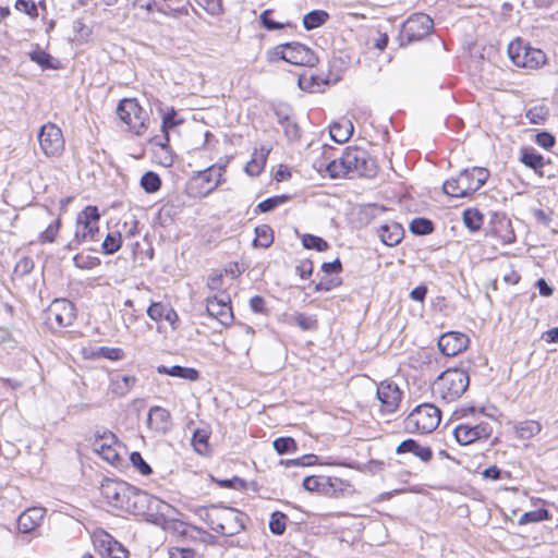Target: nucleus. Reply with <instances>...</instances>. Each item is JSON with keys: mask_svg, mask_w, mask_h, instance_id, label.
<instances>
[{"mask_svg": "<svg viewBox=\"0 0 558 558\" xmlns=\"http://www.w3.org/2000/svg\"><path fill=\"white\" fill-rule=\"evenodd\" d=\"M196 514L216 533L233 536L245 529L246 514L242 511L221 505H210L196 509Z\"/></svg>", "mask_w": 558, "mask_h": 558, "instance_id": "nucleus-1", "label": "nucleus"}, {"mask_svg": "<svg viewBox=\"0 0 558 558\" xmlns=\"http://www.w3.org/2000/svg\"><path fill=\"white\" fill-rule=\"evenodd\" d=\"M470 385L469 373L462 368H448L433 383L432 393L436 400L449 404L457 401Z\"/></svg>", "mask_w": 558, "mask_h": 558, "instance_id": "nucleus-2", "label": "nucleus"}, {"mask_svg": "<svg viewBox=\"0 0 558 558\" xmlns=\"http://www.w3.org/2000/svg\"><path fill=\"white\" fill-rule=\"evenodd\" d=\"M489 171L483 167H472L461 170L457 175L446 180L444 192L456 198L469 197L478 191L488 180Z\"/></svg>", "mask_w": 558, "mask_h": 558, "instance_id": "nucleus-3", "label": "nucleus"}, {"mask_svg": "<svg viewBox=\"0 0 558 558\" xmlns=\"http://www.w3.org/2000/svg\"><path fill=\"white\" fill-rule=\"evenodd\" d=\"M101 495L109 506L134 514L143 490L123 482L106 480L101 484Z\"/></svg>", "mask_w": 558, "mask_h": 558, "instance_id": "nucleus-4", "label": "nucleus"}, {"mask_svg": "<svg viewBox=\"0 0 558 558\" xmlns=\"http://www.w3.org/2000/svg\"><path fill=\"white\" fill-rule=\"evenodd\" d=\"M100 214L98 207L88 205L76 216L73 238L64 246L68 251H76L84 242L100 240Z\"/></svg>", "mask_w": 558, "mask_h": 558, "instance_id": "nucleus-5", "label": "nucleus"}, {"mask_svg": "<svg viewBox=\"0 0 558 558\" xmlns=\"http://www.w3.org/2000/svg\"><path fill=\"white\" fill-rule=\"evenodd\" d=\"M175 513L170 504L143 492L134 514L143 515L146 521L167 530L175 521Z\"/></svg>", "mask_w": 558, "mask_h": 558, "instance_id": "nucleus-6", "label": "nucleus"}, {"mask_svg": "<svg viewBox=\"0 0 558 558\" xmlns=\"http://www.w3.org/2000/svg\"><path fill=\"white\" fill-rule=\"evenodd\" d=\"M441 412L432 403L417 405L404 420V429L408 433L428 434L440 423Z\"/></svg>", "mask_w": 558, "mask_h": 558, "instance_id": "nucleus-7", "label": "nucleus"}, {"mask_svg": "<svg viewBox=\"0 0 558 558\" xmlns=\"http://www.w3.org/2000/svg\"><path fill=\"white\" fill-rule=\"evenodd\" d=\"M508 56L514 65L529 70L538 69L546 62V54L541 49L531 47L520 38L509 44Z\"/></svg>", "mask_w": 558, "mask_h": 558, "instance_id": "nucleus-8", "label": "nucleus"}, {"mask_svg": "<svg viewBox=\"0 0 558 558\" xmlns=\"http://www.w3.org/2000/svg\"><path fill=\"white\" fill-rule=\"evenodd\" d=\"M117 114L136 135H142L147 130L148 113L136 99H122L117 107Z\"/></svg>", "mask_w": 558, "mask_h": 558, "instance_id": "nucleus-9", "label": "nucleus"}, {"mask_svg": "<svg viewBox=\"0 0 558 558\" xmlns=\"http://www.w3.org/2000/svg\"><path fill=\"white\" fill-rule=\"evenodd\" d=\"M322 149L323 157L316 159L313 163L314 168L318 172L322 173L323 171H325L332 179L343 178L351 173L350 163L348 162V148L342 153L341 157L339 158H331V155L333 153V148L331 146L324 145Z\"/></svg>", "mask_w": 558, "mask_h": 558, "instance_id": "nucleus-10", "label": "nucleus"}, {"mask_svg": "<svg viewBox=\"0 0 558 558\" xmlns=\"http://www.w3.org/2000/svg\"><path fill=\"white\" fill-rule=\"evenodd\" d=\"M38 141L43 153L48 156H58L64 148V138L61 130L53 123L40 128Z\"/></svg>", "mask_w": 558, "mask_h": 558, "instance_id": "nucleus-11", "label": "nucleus"}, {"mask_svg": "<svg viewBox=\"0 0 558 558\" xmlns=\"http://www.w3.org/2000/svg\"><path fill=\"white\" fill-rule=\"evenodd\" d=\"M283 47L287 50H280L282 51L281 60L291 64L312 68L318 62L316 53L303 44L293 41L283 44Z\"/></svg>", "mask_w": 558, "mask_h": 558, "instance_id": "nucleus-12", "label": "nucleus"}, {"mask_svg": "<svg viewBox=\"0 0 558 558\" xmlns=\"http://www.w3.org/2000/svg\"><path fill=\"white\" fill-rule=\"evenodd\" d=\"M434 26L433 20L425 13H416L410 16L403 24L402 35L407 43L421 40L427 36Z\"/></svg>", "mask_w": 558, "mask_h": 558, "instance_id": "nucleus-13", "label": "nucleus"}, {"mask_svg": "<svg viewBox=\"0 0 558 558\" xmlns=\"http://www.w3.org/2000/svg\"><path fill=\"white\" fill-rule=\"evenodd\" d=\"M493 434V427L487 422H481L476 425L460 424L453 429L456 440L462 445H471L476 440L488 439Z\"/></svg>", "mask_w": 558, "mask_h": 558, "instance_id": "nucleus-14", "label": "nucleus"}, {"mask_svg": "<svg viewBox=\"0 0 558 558\" xmlns=\"http://www.w3.org/2000/svg\"><path fill=\"white\" fill-rule=\"evenodd\" d=\"M351 173L360 177L373 178L377 173V165L369 154L360 148H348Z\"/></svg>", "mask_w": 558, "mask_h": 558, "instance_id": "nucleus-15", "label": "nucleus"}, {"mask_svg": "<svg viewBox=\"0 0 558 558\" xmlns=\"http://www.w3.org/2000/svg\"><path fill=\"white\" fill-rule=\"evenodd\" d=\"M401 391L392 381H381L377 387V399L380 402L381 412L391 414L396 412L401 401Z\"/></svg>", "mask_w": 558, "mask_h": 558, "instance_id": "nucleus-16", "label": "nucleus"}, {"mask_svg": "<svg viewBox=\"0 0 558 558\" xmlns=\"http://www.w3.org/2000/svg\"><path fill=\"white\" fill-rule=\"evenodd\" d=\"M74 318V305L68 300H54L48 308V320L54 322L58 327L70 326Z\"/></svg>", "mask_w": 558, "mask_h": 558, "instance_id": "nucleus-17", "label": "nucleus"}, {"mask_svg": "<svg viewBox=\"0 0 558 558\" xmlns=\"http://www.w3.org/2000/svg\"><path fill=\"white\" fill-rule=\"evenodd\" d=\"M470 339L466 335L458 331L444 333L438 340L440 352L447 356H454L464 351L469 345Z\"/></svg>", "mask_w": 558, "mask_h": 558, "instance_id": "nucleus-18", "label": "nucleus"}, {"mask_svg": "<svg viewBox=\"0 0 558 558\" xmlns=\"http://www.w3.org/2000/svg\"><path fill=\"white\" fill-rule=\"evenodd\" d=\"M117 438L111 432L96 436L93 441V450L98 453L105 461L114 464L119 460V453L114 449Z\"/></svg>", "mask_w": 558, "mask_h": 558, "instance_id": "nucleus-19", "label": "nucleus"}, {"mask_svg": "<svg viewBox=\"0 0 558 558\" xmlns=\"http://www.w3.org/2000/svg\"><path fill=\"white\" fill-rule=\"evenodd\" d=\"M147 427L157 434H166L172 427L170 412L161 407H151L146 421Z\"/></svg>", "mask_w": 558, "mask_h": 558, "instance_id": "nucleus-20", "label": "nucleus"}, {"mask_svg": "<svg viewBox=\"0 0 558 558\" xmlns=\"http://www.w3.org/2000/svg\"><path fill=\"white\" fill-rule=\"evenodd\" d=\"M206 312L209 316L219 320L223 326H228L233 319L229 298L227 300L218 299L217 296L208 298Z\"/></svg>", "mask_w": 558, "mask_h": 558, "instance_id": "nucleus-21", "label": "nucleus"}, {"mask_svg": "<svg viewBox=\"0 0 558 558\" xmlns=\"http://www.w3.org/2000/svg\"><path fill=\"white\" fill-rule=\"evenodd\" d=\"M45 515V509L33 507L26 509L17 518V529L21 533H29L40 525Z\"/></svg>", "mask_w": 558, "mask_h": 558, "instance_id": "nucleus-22", "label": "nucleus"}, {"mask_svg": "<svg viewBox=\"0 0 558 558\" xmlns=\"http://www.w3.org/2000/svg\"><path fill=\"white\" fill-rule=\"evenodd\" d=\"M396 452L398 454L412 453L417 457L422 462H429L433 459V451L427 446H421L416 440L408 438L400 442Z\"/></svg>", "mask_w": 558, "mask_h": 558, "instance_id": "nucleus-23", "label": "nucleus"}, {"mask_svg": "<svg viewBox=\"0 0 558 558\" xmlns=\"http://www.w3.org/2000/svg\"><path fill=\"white\" fill-rule=\"evenodd\" d=\"M102 558H128V550L111 535L105 533L100 539Z\"/></svg>", "mask_w": 558, "mask_h": 558, "instance_id": "nucleus-24", "label": "nucleus"}, {"mask_svg": "<svg viewBox=\"0 0 558 558\" xmlns=\"http://www.w3.org/2000/svg\"><path fill=\"white\" fill-rule=\"evenodd\" d=\"M380 241L387 246H395L399 244L403 238L404 230L401 225L392 222L384 225L377 230Z\"/></svg>", "mask_w": 558, "mask_h": 558, "instance_id": "nucleus-25", "label": "nucleus"}, {"mask_svg": "<svg viewBox=\"0 0 558 558\" xmlns=\"http://www.w3.org/2000/svg\"><path fill=\"white\" fill-rule=\"evenodd\" d=\"M136 381V377L132 375H116L110 379L109 390L117 397H124L134 387Z\"/></svg>", "mask_w": 558, "mask_h": 558, "instance_id": "nucleus-26", "label": "nucleus"}, {"mask_svg": "<svg viewBox=\"0 0 558 558\" xmlns=\"http://www.w3.org/2000/svg\"><path fill=\"white\" fill-rule=\"evenodd\" d=\"M354 131L352 122L348 119H342L330 125V137L336 143L342 144L350 140Z\"/></svg>", "mask_w": 558, "mask_h": 558, "instance_id": "nucleus-27", "label": "nucleus"}, {"mask_svg": "<svg viewBox=\"0 0 558 558\" xmlns=\"http://www.w3.org/2000/svg\"><path fill=\"white\" fill-rule=\"evenodd\" d=\"M157 372L159 374L169 375L172 377H179L183 379H187L191 381H195L198 379L199 374L198 371L193 367H185L181 365H173V366H166V365H159L157 367Z\"/></svg>", "mask_w": 558, "mask_h": 558, "instance_id": "nucleus-28", "label": "nucleus"}, {"mask_svg": "<svg viewBox=\"0 0 558 558\" xmlns=\"http://www.w3.org/2000/svg\"><path fill=\"white\" fill-rule=\"evenodd\" d=\"M223 170L225 167L211 166L198 174V179L208 185L206 186L204 195H208L221 183Z\"/></svg>", "mask_w": 558, "mask_h": 558, "instance_id": "nucleus-29", "label": "nucleus"}, {"mask_svg": "<svg viewBox=\"0 0 558 558\" xmlns=\"http://www.w3.org/2000/svg\"><path fill=\"white\" fill-rule=\"evenodd\" d=\"M513 429L518 438L526 440L539 434L542 430V425L537 421L525 420L515 423L513 425Z\"/></svg>", "mask_w": 558, "mask_h": 558, "instance_id": "nucleus-30", "label": "nucleus"}, {"mask_svg": "<svg viewBox=\"0 0 558 558\" xmlns=\"http://www.w3.org/2000/svg\"><path fill=\"white\" fill-rule=\"evenodd\" d=\"M288 323L298 326L304 331L316 330L318 327V320L315 315H307L299 312L289 315Z\"/></svg>", "mask_w": 558, "mask_h": 558, "instance_id": "nucleus-31", "label": "nucleus"}, {"mask_svg": "<svg viewBox=\"0 0 558 558\" xmlns=\"http://www.w3.org/2000/svg\"><path fill=\"white\" fill-rule=\"evenodd\" d=\"M520 161L527 168L538 171L545 165L544 157L534 149L523 148L521 150Z\"/></svg>", "mask_w": 558, "mask_h": 558, "instance_id": "nucleus-32", "label": "nucleus"}, {"mask_svg": "<svg viewBox=\"0 0 558 558\" xmlns=\"http://www.w3.org/2000/svg\"><path fill=\"white\" fill-rule=\"evenodd\" d=\"M256 236L253 240L255 247H269L274 242V231L268 225H262L255 228Z\"/></svg>", "mask_w": 558, "mask_h": 558, "instance_id": "nucleus-33", "label": "nucleus"}, {"mask_svg": "<svg viewBox=\"0 0 558 558\" xmlns=\"http://www.w3.org/2000/svg\"><path fill=\"white\" fill-rule=\"evenodd\" d=\"M329 19V14L323 10H313L304 15L303 26L305 29L311 31L325 24Z\"/></svg>", "mask_w": 558, "mask_h": 558, "instance_id": "nucleus-34", "label": "nucleus"}, {"mask_svg": "<svg viewBox=\"0 0 558 558\" xmlns=\"http://www.w3.org/2000/svg\"><path fill=\"white\" fill-rule=\"evenodd\" d=\"M349 487L350 485L347 482L342 481L341 478L335 476H327V482L325 486L326 490L324 495L329 497H339L342 496L344 492L348 490Z\"/></svg>", "mask_w": 558, "mask_h": 558, "instance_id": "nucleus-35", "label": "nucleus"}, {"mask_svg": "<svg viewBox=\"0 0 558 558\" xmlns=\"http://www.w3.org/2000/svg\"><path fill=\"white\" fill-rule=\"evenodd\" d=\"M484 216L476 208H468L463 211V222L465 227L474 232L478 231L483 225Z\"/></svg>", "mask_w": 558, "mask_h": 558, "instance_id": "nucleus-36", "label": "nucleus"}, {"mask_svg": "<svg viewBox=\"0 0 558 558\" xmlns=\"http://www.w3.org/2000/svg\"><path fill=\"white\" fill-rule=\"evenodd\" d=\"M122 244V238L120 232H110L106 235L101 243L102 253L105 255H111L118 252Z\"/></svg>", "mask_w": 558, "mask_h": 558, "instance_id": "nucleus-37", "label": "nucleus"}, {"mask_svg": "<svg viewBox=\"0 0 558 558\" xmlns=\"http://www.w3.org/2000/svg\"><path fill=\"white\" fill-rule=\"evenodd\" d=\"M410 231L415 235H427L434 231V223L427 218H415L410 222Z\"/></svg>", "mask_w": 558, "mask_h": 558, "instance_id": "nucleus-38", "label": "nucleus"}, {"mask_svg": "<svg viewBox=\"0 0 558 558\" xmlns=\"http://www.w3.org/2000/svg\"><path fill=\"white\" fill-rule=\"evenodd\" d=\"M141 186L146 193H155L161 186V179L156 172L147 171L141 178Z\"/></svg>", "mask_w": 558, "mask_h": 558, "instance_id": "nucleus-39", "label": "nucleus"}, {"mask_svg": "<svg viewBox=\"0 0 558 558\" xmlns=\"http://www.w3.org/2000/svg\"><path fill=\"white\" fill-rule=\"evenodd\" d=\"M326 482H327V476H315V475L306 476L303 480V487L307 492L319 493V494L324 495V493L326 490V488H325Z\"/></svg>", "mask_w": 558, "mask_h": 558, "instance_id": "nucleus-40", "label": "nucleus"}, {"mask_svg": "<svg viewBox=\"0 0 558 558\" xmlns=\"http://www.w3.org/2000/svg\"><path fill=\"white\" fill-rule=\"evenodd\" d=\"M549 116V109L544 105L534 106L525 113V118L533 124H543Z\"/></svg>", "mask_w": 558, "mask_h": 558, "instance_id": "nucleus-41", "label": "nucleus"}, {"mask_svg": "<svg viewBox=\"0 0 558 558\" xmlns=\"http://www.w3.org/2000/svg\"><path fill=\"white\" fill-rule=\"evenodd\" d=\"M266 162V154L255 151L252 159L246 163L245 171L252 175H258Z\"/></svg>", "mask_w": 558, "mask_h": 558, "instance_id": "nucleus-42", "label": "nucleus"}, {"mask_svg": "<svg viewBox=\"0 0 558 558\" xmlns=\"http://www.w3.org/2000/svg\"><path fill=\"white\" fill-rule=\"evenodd\" d=\"M302 244L307 250H315L317 252H324L328 250L329 244L323 238L313 235V234H304L302 238Z\"/></svg>", "mask_w": 558, "mask_h": 558, "instance_id": "nucleus-43", "label": "nucleus"}, {"mask_svg": "<svg viewBox=\"0 0 558 558\" xmlns=\"http://www.w3.org/2000/svg\"><path fill=\"white\" fill-rule=\"evenodd\" d=\"M289 199H290V196H288V195H276V196L269 197V198L260 202L257 205L256 210L259 213H269V211L274 210L275 208H277L278 206L287 203Z\"/></svg>", "mask_w": 558, "mask_h": 558, "instance_id": "nucleus-44", "label": "nucleus"}, {"mask_svg": "<svg viewBox=\"0 0 558 558\" xmlns=\"http://www.w3.org/2000/svg\"><path fill=\"white\" fill-rule=\"evenodd\" d=\"M272 446L279 454L293 453L298 450V445L292 437H279L274 440Z\"/></svg>", "mask_w": 558, "mask_h": 558, "instance_id": "nucleus-45", "label": "nucleus"}, {"mask_svg": "<svg viewBox=\"0 0 558 558\" xmlns=\"http://www.w3.org/2000/svg\"><path fill=\"white\" fill-rule=\"evenodd\" d=\"M287 515L280 511L271 513L269 520V530L275 535H281L286 531Z\"/></svg>", "mask_w": 558, "mask_h": 558, "instance_id": "nucleus-46", "label": "nucleus"}, {"mask_svg": "<svg viewBox=\"0 0 558 558\" xmlns=\"http://www.w3.org/2000/svg\"><path fill=\"white\" fill-rule=\"evenodd\" d=\"M550 519V514L546 509H537L523 513L520 519V524H526L531 522H541Z\"/></svg>", "mask_w": 558, "mask_h": 558, "instance_id": "nucleus-47", "label": "nucleus"}, {"mask_svg": "<svg viewBox=\"0 0 558 558\" xmlns=\"http://www.w3.org/2000/svg\"><path fill=\"white\" fill-rule=\"evenodd\" d=\"M61 227V219L57 218L52 223H50L39 235V241L41 243H52L56 241V238L59 233Z\"/></svg>", "mask_w": 558, "mask_h": 558, "instance_id": "nucleus-48", "label": "nucleus"}, {"mask_svg": "<svg viewBox=\"0 0 558 558\" xmlns=\"http://www.w3.org/2000/svg\"><path fill=\"white\" fill-rule=\"evenodd\" d=\"M73 263H74L75 267H77L80 269H92L95 266L99 265L100 260H99V258L93 257L89 255L76 254L73 257Z\"/></svg>", "mask_w": 558, "mask_h": 558, "instance_id": "nucleus-49", "label": "nucleus"}, {"mask_svg": "<svg viewBox=\"0 0 558 558\" xmlns=\"http://www.w3.org/2000/svg\"><path fill=\"white\" fill-rule=\"evenodd\" d=\"M192 444L198 453H205L208 448V435L205 430L197 429L193 434Z\"/></svg>", "mask_w": 558, "mask_h": 558, "instance_id": "nucleus-50", "label": "nucleus"}, {"mask_svg": "<svg viewBox=\"0 0 558 558\" xmlns=\"http://www.w3.org/2000/svg\"><path fill=\"white\" fill-rule=\"evenodd\" d=\"M130 461L132 465L143 475L151 474L153 470L150 465L144 460L142 454L137 451H134L130 454Z\"/></svg>", "mask_w": 558, "mask_h": 558, "instance_id": "nucleus-51", "label": "nucleus"}, {"mask_svg": "<svg viewBox=\"0 0 558 558\" xmlns=\"http://www.w3.org/2000/svg\"><path fill=\"white\" fill-rule=\"evenodd\" d=\"M198 5L202 7L210 15H220L223 13L222 0H196Z\"/></svg>", "mask_w": 558, "mask_h": 558, "instance_id": "nucleus-52", "label": "nucleus"}, {"mask_svg": "<svg viewBox=\"0 0 558 558\" xmlns=\"http://www.w3.org/2000/svg\"><path fill=\"white\" fill-rule=\"evenodd\" d=\"M29 57L32 61L39 64L43 69H54L51 63L52 57L44 50L33 51Z\"/></svg>", "mask_w": 558, "mask_h": 558, "instance_id": "nucleus-53", "label": "nucleus"}, {"mask_svg": "<svg viewBox=\"0 0 558 558\" xmlns=\"http://www.w3.org/2000/svg\"><path fill=\"white\" fill-rule=\"evenodd\" d=\"M34 269V260L28 257H22L14 267V274L19 277H24L32 272Z\"/></svg>", "mask_w": 558, "mask_h": 558, "instance_id": "nucleus-54", "label": "nucleus"}, {"mask_svg": "<svg viewBox=\"0 0 558 558\" xmlns=\"http://www.w3.org/2000/svg\"><path fill=\"white\" fill-rule=\"evenodd\" d=\"M14 7L17 11L23 12L31 17L38 16V10L33 0H16Z\"/></svg>", "mask_w": 558, "mask_h": 558, "instance_id": "nucleus-55", "label": "nucleus"}, {"mask_svg": "<svg viewBox=\"0 0 558 558\" xmlns=\"http://www.w3.org/2000/svg\"><path fill=\"white\" fill-rule=\"evenodd\" d=\"M98 355L111 361H120L124 357V352L120 348L100 347Z\"/></svg>", "mask_w": 558, "mask_h": 558, "instance_id": "nucleus-56", "label": "nucleus"}, {"mask_svg": "<svg viewBox=\"0 0 558 558\" xmlns=\"http://www.w3.org/2000/svg\"><path fill=\"white\" fill-rule=\"evenodd\" d=\"M282 128L290 141H296L301 137V130L294 120L290 119L289 122L282 124Z\"/></svg>", "mask_w": 558, "mask_h": 558, "instance_id": "nucleus-57", "label": "nucleus"}, {"mask_svg": "<svg viewBox=\"0 0 558 558\" xmlns=\"http://www.w3.org/2000/svg\"><path fill=\"white\" fill-rule=\"evenodd\" d=\"M168 306L159 303V302H156V303H151L148 308H147V315L153 319V320H160L163 318V315H165V312L167 310Z\"/></svg>", "mask_w": 558, "mask_h": 558, "instance_id": "nucleus-58", "label": "nucleus"}, {"mask_svg": "<svg viewBox=\"0 0 558 558\" xmlns=\"http://www.w3.org/2000/svg\"><path fill=\"white\" fill-rule=\"evenodd\" d=\"M535 142L541 147L550 149L555 145L556 140L550 133L544 131L536 134Z\"/></svg>", "mask_w": 558, "mask_h": 558, "instance_id": "nucleus-59", "label": "nucleus"}, {"mask_svg": "<svg viewBox=\"0 0 558 558\" xmlns=\"http://www.w3.org/2000/svg\"><path fill=\"white\" fill-rule=\"evenodd\" d=\"M271 10H266L260 14V23L268 31L280 29L284 25L282 23L275 22L270 19Z\"/></svg>", "mask_w": 558, "mask_h": 558, "instance_id": "nucleus-60", "label": "nucleus"}, {"mask_svg": "<svg viewBox=\"0 0 558 558\" xmlns=\"http://www.w3.org/2000/svg\"><path fill=\"white\" fill-rule=\"evenodd\" d=\"M217 483L220 487H223V488H234V489H241V490L246 488L245 481L238 476H234L233 478H230V480H220V481H217Z\"/></svg>", "mask_w": 558, "mask_h": 558, "instance_id": "nucleus-61", "label": "nucleus"}, {"mask_svg": "<svg viewBox=\"0 0 558 558\" xmlns=\"http://www.w3.org/2000/svg\"><path fill=\"white\" fill-rule=\"evenodd\" d=\"M313 268V263L308 259H304L296 265L295 271L302 279H306L312 275Z\"/></svg>", "mask_w": 558, "mask_h": 558, "instance_id": "nucleus-62", "label": "nucleus"}, {"mask_svg": "<svg viewBox=\"0 0 558 558\" xmlns=\"http://www.w3.org/2000/svg\"><path fill=\"white\" fill-rule=\"evenodd\" d=\"M170 558H199V556L191 548H173L170 550Z\"/></svg>", "mask_w": 558, "mask_h": 558, "instance_id": "nucleus-63", "label": "nucleus"}, {"mask_svg": "<svg viewBox=\"0 0 558 558\" xmlns=\"http://www.w3.org/2000/svg\"><path fill=\"white\" fill-rule=\"evenodd\" d=\"M277 122L282 125L291 119V111L288 107H279L275 110Z\"/></svg>", "mask_w": 558, "mask_h": 558, "instance_id": "nucleus-64", "label": "nucleus"}]
</instances>
